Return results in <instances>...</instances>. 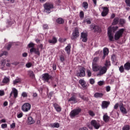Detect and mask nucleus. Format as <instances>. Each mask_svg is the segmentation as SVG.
<instances>
[{"label":"nucleus","instance_id":"f257e3e1","mask_svg":"<svg viewBox=\"0 0 130 130\" xmlns=\"http://www.w3.org/2000/svg\"><path fill=\"white\" fill-rule=\"evenodd\" d=\"M44 8L47 14H50L51 9H53V4L51 3H46L44 5Z\"/></svg>","mask_w":130,"mask_h":130},{"label":"nucleus","instance_id":"f03ea898","mask_svg":"<svg viewBox=\"0 0 130 130\" xmlns=\"http://www.w3.org/2000/svg\"><path fill=\"white\" fill-rule=\"evenodd\" d=\"M82 111L81 108H78L72 110L70 113L71 117H75V116H78L80 114V113Z\"/></svg>","mask_w":130,"mask_h":130},{"label":"nucleus","instance_id":"7ed1b4c3","mask_svg":"<svg viewBox=\"0 0 130 130\" xmlns=\"http://www.w3.org/2000/svg\"><path fill=\"white\" fill-rule=\"evenodd\" d=\"M90 124L91 126H93L94 128H95V129H99L100 126H101L99 121H97L96 120H92L90 121Z\"/></svg>","mask_w":130,"mask_h":130},{"label":"nucleus","instance_id":"20e7f679","mask_svg":"<svg viewBox=\"0 0 130 130\" xmlns=\"http://www.w3.org/2000/svg\"><path fill=\"white\" fill-rule=\"evenodd\" d=\"M21 109L23 112H28L31 109V105L28 103H25L22 105Z\"/></svg>","mask_w":130,"mask_h":130},{"label":"nucleus","instance_id":"39448f33","mask_svg":"<svg viewBox=\"0 0 130 130\" xmlns=\"http://www.w3.org/2000/svg\"><path fill=\"white\" fill-rule=\"evenodd\" d=\"M80 36V32H79V28H75V30L73 31L72 33V36L71 37L72 40H75V39H77L78 37Z\"/></svg>","mask_w":130,"mask_h":130},{"label":"nucleus","instance_id":"423d86ee","mask_svg":"<svg viewBox=\"0 0 130 130\" xmlns=\"http://www.w3.org/2000/svg\"><path fill=\"white\" fill-rule=\"evenodd\" d=\"M124 32V29L122 28L117 31L115 35V40H118L120 37H122V34Z\"/></svg>","mask_w":130,"mask_h":130},{"label":"nucleus","instance_id":"0eeeda50","mask_svg":"<svg viewBox=\"0 0 130 130\" xmlns=\"http://www.w3.org/2000/svg\"><path fill=\"white\" fill-rule=\"evenodd\" d=\"M99 71V73L97 74L98 77H101V76L104 75V74H106V72H107V68L105 66H101Z\"/></svg>","mask_w":130,"mask_h":130},{"label":"nucleus","instance_id":"6e6552de","mask_svg":"<svg viewBox=\"0 0 130 130\" xmlns=\"http://www.w3.org/2000/svg\"><path fill=\"white\" fill-rule=\"evenodd\" d=\"M86 69L84 67H80L77 73V76L79 77H85L86 76Z\"/></svg>","mask_w":130,"mask_h":130},{"label":"nucleus","instance_id":"1a4fd4ad","mask_svg":"<svg viewBox=\"0 0 130 130\" xmlns=\"http://www.w3.org/2000/svg\"><path fill=\"white\" fill-rule=\"evenodd\" d=\"M52 77L50 76L48 73H45L43 74L42 79L43 81L45 82H47V83L49 82V81L51 79Z\"/></svg>","mask_w":130,"mask_h":130},{"label":"nucleus","instance_id":"9d476101","mask_svg":"<svg viewBox=\"0 0 130 130\" xmlns=\"http://www.w3.org/2000/svg\"><path fill=\"white\" fill-rule=\"evenodd\" d=\"M102 9L103 10V12H102V17H106L108 15V13H109V9L108 7H102Z\"/></svg>","mask_w":130,"mask_h":130},{"label":"nucleus","instance_id":"9b49d317","mask_svg":"<svg viewBox=\"0 0 130 130\" xmlns=\"http://www.w3.org/2000/svg\"><path fill=\"white\" fill-rule=\"evenodd\" d=\"M119 109L121 113H123V114H126L127 113V110L124 107V105H123V103L119 105Z\"/></svg>","mask_w":130,"mask_h":130},{"label":"nucleus","instance_id":"f8f14e48","mask_svg":"<svg viewBox=\"0 0 130 130\" xmlns=\"http://www.w3.org/2000/svg\"><path fill=\"white\" fill-rule=\"evenodd\" d=\"M108 36L110 41H113V34L111 31V27H109L108 29Z\"/></svg>","mask_w":130,"mask_h":130},{"label":"nucleus","instance_id":"ddd939ff","mask_svg":"<svg viewBox=\"0 0 130 130\" xmlns=\"http://www.w3.org/2000/svg\"><path fill=\"white\" fill-rule=\"evenodd\" d=\"M13 95L15 99H16V98L18 97V90H17V89H16L15 88H12V91H11L10 94V97H12Z\"/></svg>","mask_w":130,"mask_h":130},{"label":"nucleus","instance_id":"4468645a","mask_svg":"<svg viewBox=\"0 0 130 130\" xmlns=\"http://www.w3.org/2000/svg\"><path fill=\"white\" fill-rule=\"evenodd\" d=\"M110 105V102L104 101L102 102V108L103 109H105V108H108Z\"/></svg>","mask_w":130,"mask_h":130},{"label":"nucleus","instance_id":"2eb2a0df","mask_svg":"<svg viewBox=\"0 0 130 130\" xmlns=\"http://www.w3.org/2000/svg\"><path fill=\"white\" fill-rule=\"evenodd\" d=\"M79 83L83 88L87 89L88 88V85H86V81L84 79L79 80Z\"/></svg>","mask_w":130,"mask_h":130},{"label":"nucleus","instance_id":"dca6fc26","mask_svg":"<svg viewBox=\"0 0 130 130\" xmlns=\"http://www.w3.org/2000/svg\"><path fill=\"white\" fill-rule=\"evenodd\" d=\"M101 66L98 64H92V71L93 72H98L100 70Z\"/></svg>","mask_w":130,"mask_h":130},{"label":"nucleus","instance_id":"f3484780","mask_svg":"<svg viewBox=\"0 0 130 130\" xmlns=\"http://www.w3.org/2000/svg\"><path fill=\"white\" fill-rule=\"evenodd\" d=\"M53 107L57 112H60L61 111V107H60V106L57 103L54 104Z\"/></svg>","mask_w":130,"mask_h":130},{"label":"nucleus","instance_id":"a211bd4d","mask_svg":"<svg viewBox=\"0 0 130 130\" xmlns=\"http://www.w3.org/2000/svg\"><path fill=\"white\" fill-rule=\"evenodd\" d=\"M27 123L28 124H33V123H35V120L33 119V118H32V117L29 116L27 118Z\"/></svg>","mask_w":130,"mask_h":130},{"label":"nucleus","instance_id":"6ab92c4d","mask_svg":"<svg viewBox=\"0 0 130 130\" xmlns=\"http://www.w3.org/2000/svg\"><path fill=\"white\" fill-rule=\"evenodd\" d=\"M30 53H32V52H35L36 54H38V55H39L40 54V52H39V50L36 49L35 48H32L30 49Z\"/></svg>","mask_w":130,"mask_h":130},{"label":"nucleus","instance_id":"aec40b11","mask_svg":"<svg viewBox=\"0 0 130 130\" xmlns=\"http://www.w3.org/2000/svg\"><path fill=\"white\" fill-rule=\"evenodd\" d=\"M50 127H53V128H58V127H59V123L57 122L51 123L50 124Z\"/></svg>","mask_w":130,"mask_h":130},{"label":"nucleus","instance_id":"412c9836","mask_svg":"<svg viewBox=\"0 0 130 130\" xmlns=\"http://www.w3.org/2000/svg\"><path fill=\"white\" fill-rule=\"evenodd\" d=\"M124 69L126 71H129L130 70V62H127L124 64Z\"/></svg>","mask_w":130,"mask_h":130},{"label":"nucleus","instance_id":"4be33fe9","mask_svg":"<svg viewBox=\"0 0 130 130\" xmlns=\"http://www.w3.org/2000/svg\"><path fill=\"white\" fill-rule=\"evenodd\" d=\"M90 29L91 30H94V32H96L99 30V26L97 25H90Z\"/></svg>","mask_w":130,"mask_h":130},{"label":"nucleus","instance_id":"5701e85b","mask_svg":"<svg viewBox=\"0 0 130 130\" xmlns=\"http://www.w3.org/2000/svg\"><path fill=\"white\" fill-rule=\"evenodd\" d=\"M105 66V67H106L107 69L109 68V67L111 66V64L110 63V60L109 59H107L106 60Z\"/></svg>","mask_w":130,"mask_h":130},{"label":"nucleus","instance_id":"b1692460","mask_svg":"<svg viewBox=\"0 0 130 130\" xmlns=\"http://www.w3.org/2000/svg\"><path fill=\"white\" fill-rule=\"evenodd\" d=\"M94 97H95V98H101L103 97V93L96 92L94 94Z\"/></svg>","mask_w":130,"mask_h":130},{"label":"nucleus","instance_id":"393cba45","mask_svg":"<svg viewBox=\"0 0 130 130\" xmlns=\"http://www.w3.org/2000/svg\"><path fill=\"white\" fill-rule=\"evenodd\" d=\"M56 22L58 24H63L64 23V20L61 18H59L56 19Z\"/></svg>","mask_w":130,"mask_h":130},{"label":"nucleus","instance_id":"a878e982","mask_svg":"<svg viewBox=\"0 0 130 130\" xmlns=\"http://www.w3.org/2000/svg\"><path fill=\"white\" fill-rule=\"evenodd\" d=\"M118 22H119V18H118V17H115L112 22V25H117V24H118Z\"/></svg>","mask_w":130,"mask_h":130},{"label":"nucleus","instance_id":"bb28decb","mask_svg":"<svg viewBox=\"0 0 130 130\" xmlns=\"http://www.w3.org/2000/svg\"><path fill=\"white\" fill-rule=\"evenodd\" d=\"M10 82V78L9 77H5L2 81L4 84H8Z\"/></svg>","mask_w":130,"mask_h":130},{"label":"nucleus","instance_id":"cd10ccee","mask_svg":"<svg viewBox=\"0 0 130 130\" xmlns=\"http://www.w3.org/2000/svg\"><path fill=\"white\" fill-rule=\"evenodd\" d=\"M66 51H67L68 54H70L71 52V45L68 44V45L66 47Z\"/></svg>","mask_w":130,"mask_h":130},{"label":"nucleus","instance_id":"c85d7f7f","mask_svg":"<svg viewBox=\"0 0 130 130\" xmlns=\"http://www.w3.org/2000/svg\"><path fill=\"white\" fill-rule=\"evenodd\" d=\"M98 61H99V57H95L93 59L92 64H98Z\"/></svg>","mask_w":130,"mask_h":130},{"label":"nucleus","instance_id":"c756f323","mask_svg":"<svg viewBox=\"0 0 130 130\" xmlns=\"http://www.w3.org/2000/svg\"><path fill=\"white\" fill-rule=\"evenodd\" d=\"M49 43H53L54 44H55V43H56V42H57V40L55 37H54L52 40H49Z\"/></svg>","mask_w":130,"mask_h":130},{"label":"nucleus","instance_id":"7c9ffc66","mask_svg":"<svg viewBox=\"0 0 130 130\" xmlns=\"http://www.w3.org/2000/svg\"><path fill=\"white\" fill-rule=\"evenodd\" d=\"M103 53L104 55H108V53H109V50L107 48H104L103 49Z\"/></svg>","mask_w":130,"mask_h":130},{"label":"nucleus","instance_id":"2f4dec72","mask_svg":"<svg viewBox=\"0 0 130 130\" xmlns=\"http://www.w3.org/2000/svg\"><path fill=\"white\" fill-rule=\"evenodd\" d=\"M28 75L31 78H34V77H35V75H34V72H33V71L31 70L28 71Z\"/></svg>","mask_w":130,"mask_h":130},{"label":"nucleus","instance_id":"473e14b6","mask_svg":"<svg viewBox=\"0 0 130 130\" xmlns=\"http://www.w3.org/2000/svg\"><path fill=\"white\" fill-rule=\"evenodd\" d=\"M103 119L105 122H108L109 121V116H107V115H104Z\"/></svg>","mask_w":130,"mask_h":130},{"label":"nucleus","instance_id":"72a5a7b5","mask_svg":"<svg viewBox=\"0 0 130 130\" xmlns=\"http://www.w3.org/2000/svg\"><path fill=\"white\" fill-rule=\"evenodd\" d=\"M77 98H76L75 95L72 96L70 99H69V102H71V101H76Z\"/></svg>","mask_w":130,"mask_h":130},{"label":"nucleus","instance_id":"f704fd0d","mask_svg":"<svg viewBox=\"0 0 130 130\" xmlns=\"http://www.w3.org/2000/svg\"><path fill=\"white\" fill-rule=\"evenodd\" d=\"M87 36H88V34L87 32H81V38H87Z\"/></svg>","mask_w":130,"mask_h":130},{"label":"nucleus","instance_id":"c9c22d12","mask_svg":"<svg viewBox=\"0 0 130 130\" xmlns=\"http://www.w3.org/2000/svg\"><path fill=\"white\" fill-rule=\"evenodd\" d=\"M82 6L83 7V8H84L85 9H88V3L86 2H84L82 3Z\"/></svg>","mask_w":130,"mask_h":130},{"label":"nucleus","instance_id":"e433bc0d","mask_svg":"<svg viewBox=\"0 0 130 130\" xmlns=\"http://www.w3.org/2000/svg\"><path fill=\"white\" fill-rule=\"evenodd\" d=\"M129 129H130V126L129 125H125L122 128V130H129Z\"/></svg>","mask_w":130,"mask_h":130},{"label":"nucleus","instance_id":"4c0bfd02","mask_svg":"<svg viewBox=\"0 0 130 130\" xmlns=\"http://www.w3.org/2000/svg\"><path fill=\"white\" fill-rule=\"evenodd\" d=\"M21 82V79L18 78L14 81L13 84L14 85H16V84H18V83H20Z\"/></svg>","mask_w":130,"mask_h":130},{"label":"nucleus","instance_id":"58836bf2","mask_svg":"<svg viewBox=\"0 0 130 130\" xmlns=\"http://www.w3.org/2000/svg\"><path fill=\"white\" fill-rule=\"evenodd\" d=\"M86 74L88 76V77H91L92 76V72H91V70H86Z\"/></svg>","mask_w":130,"mask_h":130},{"label":"nucleus","instance_id":"ea45409f","mask_svg":"<svg viewBox=\"0 0 130 130\" xmlns=\"http://www.w3.org/2000/svg\"><path fill=\"white\" fill-rule=\"evenodd\" d=\"M119 71L120 72V73H123L124 72V68H123V66L120 67Z\"/></svg>","mask_w":130,"mask_h":130},{"label":"nucleus","instance_id":"a19ab883","mask_svg":"<svg viewBox=\"0 0 130 130\" xmlns=\"http://www.w3.org/2000/svg\"><path fill=\"white\" fill-rule=\"evenodd\" d=\"M88 114H89V115H90V116H95V113H94L93 111H89Z\"/></svg>","mask_w":130,"mask_h":130},{"label":"nucleus","instance_id":"79ce46f5","mask_svg":"<svg viewBox=\"0 0 130 130\" xmlns=\"http://www.w3.org/2000/svg\"><path fill=\"white\" fill-rule=\"evenodd\" d=\"M21 96H23V98H26V97H28V94L27 92H22Z\"/></svg>","mask_w":130,"mask_h":130},{"label":"nucleus","instance_id":"37998d69","mask_svg":"<svg viewBox=\"0 0 130 130\" xmlns=\"http://www.w3.org/2000/svg\"><path fill=\"white\" fill-rule=\"evenodd\" d=\"M79 17L80 19H83L84 18V12L81 11L79 14Z\"/></svg>","mask_w":130,"mask_h":130},{"label":"nucleus","instance_id":"c03bdc74","mask_svg":"<svg viewBox=\"0 0 130 130\" xmlns=\"http://www.w3.org/2000/svg\"><path fill=\"white\" fill-rule=\"evenodd\" d=\"M32 63L31 62H28V63H27L25 65L26 67V68H31V67H32Z\"/></svg>","mask_w":130,"mask_h":130},{"label":"nucleus","instance_id":"a18cd8bd","mask_svg":"<svg viewBox=\"0 0 130 130\" xmlns=\"http://www.w3.org/2000/svg\"><path fill=\"white\" fill-rule=\"evenodd\" d=\"M28 47H29V48H34L35 45H34V44L32 43H30L28 45Z\"/></svg>","mask_w":130,"mask_h":130},{"label":"nucleus","instance_id":"49530a36","mask_svg":"<svg viewBox=\"0 0 130 130\" xmlns=\"http://www.w3.org/2000/svg\"><path fill=\"white\" fill-rule=\"evenodd\" d=\"M89 83L91 85L95 84V80H94V79H90L89 80Z\"/></svg>","mask_w":130,"mask_h":130},{"label":"nucleus","instance_id":"de8ad7c7","mask_svg":"<svg viewBox=\"0 0 130 130\" xmlns=\"http://www.w3.org/2000/svg\"><path fill=\"white\" fill-rule=\"evenodd\" d=\"M99 86H103L104 85V81H100L98 83Z\"/></svg>","mask_w":130,"mask_h":130},{"label":"nucleus","instance_id":"09e8293b","mask_svg":"<svg viewBox=\"0 0 130 130\" xmlns=\"http://www.w3.org/2000/svg\"><path fill=\"white\" fill-rule=\"evenodd\" d=\"M23 117V113L22 112L17 114L18 118H21V117Z\"/></svg>","mask_w":130,"mask_h":130},{"label":"nucleus","instance_id":"8fccbe9b","mask_svg":"<svg viewBox=\"0 0 130 130\" xmlns=\"http://www.w3.org/2000/svg\"><path fill=\"white\" fill-rule=\"evenodd\" d=\"M1 126L2 128H7L8 127V124L7 123L2 124Z\"/></svg>","mask_w":130,"mask_h":130},{"label":"nucleus","instance_id":"3c124183","mask_svg":"<svg viewBox=\"0 0 130 130\" xmlns=\"http://www.w3.org/2000/svg\"><path fill=\"white\" fill-rule=\"evenodd\" d=\"M60 60L61 62H63V61H64V56L62 55L60 56Z\"/></svg>","mask_w":130,"mask_h":130},{"label":"nucleus","instance_id":"603ef678","mask_svg":"<svg viewBox=\"0 0 130 130\" xmlns=\"http://www.w3.org/2000/svg\"><path fill=\"white\" fill-rule=\"evenodd\" d=\"M118 29V26H114L112 28H111V31H112V30H113V31H116Z\"/></svg>","mask_w":130,"mask_h":130},{"label":"nucleus","instance_id":"864d4df0","mask_svg":"<svg viewBox=\"0 0 130 130\" xmlns=\"http://www.w3.org/2000/svg\"><path fill=\"white\" fill-rule=\"evenodd\" d=\"M125 20L124 19H120V24L121 25H123V24H125Z\"/></svg>","mask_w":130,"mask_h":130},{"label":"nucleus","instance_id":"5fc2aeb1","mask_svg":"<svg viewBox=\"0 0 130 130\" xmlns=\"http://www.w3.org/2000/svg\"><path fill=\"white\" fill-rule=\"evenodd\" d=\"M118 107H119V104H118V103H116L114 107V109H117V108H118Z\"/></svg>","mask_w":130,"mask_h":130},{"label":"nucleus","instance_id":"6e6d98bb","mask_svg":"<svg viewBox=\"0 0 130 130\" xmlns=\"http://www.w3.org/2000/svg\"><path fill=\"white\" fill-rule=\"evenodd\" d=\"M11 128H15L16 127V123H13L12 124L10 125Z\"/></svg>","mask_w":130,"mask_h":130},{"label":"nucleus","instance_id":"4d7b16f0","mask_svg":"<svg viewBox=\"0 0 130 130\" xmlns=\"http://www.w3.org/2000/svg\"><path fill=\"white\" fill-rule=\"evenodd\" d=\"M106 90L107 91V92H109L111 90V87L110 86H107L106 87Z\"/></svg>","mask_w":130,"mask_h":130},{"label":"nucleus","instance_id":"13d9d810","mask_svg":"<svg viewBox=\"0 0 130 130\" xmlns=\"http://www.w3.org/2000/svg\"><path fill=\"white\" fill-rule=\"evenodd\" d=\"M125 3L127 7H130V0H125Z\"/></svg>","mask_w":130,"mask_h":130},{"label":"nucleus","instance_id":"bf43d9fd","mask_svg":"<svg viewBox=\"0 0 130 130\" xmlns=\"http://www.w3.org/2000/svg\"><path fill=\"white\" fill-rule=\"evenodd\" d=\"M5 95V91L4 90H0V96H4Z\"/></svg>","mask_w":130,"mask_h":130},{"label":"nucleus","instance_id":"052dcab7","mask_svg":"<svg viewBox=\"0 0 130 130\" xmlns=\"http://www.w3.org/2000/svg\"><path fill=\"white\" fill-rule=\"evenodd\" d=\"M11 47H12V44H9L7 49H8V50H10Z\"/></svg>","mask_w":130,"mask_h":130},{"label":"nucleus","instance_id":"680f3d73","mask_svg":"<svg viewBox=\"0 0 130 130\" xmlns=\"http://www.w3.org/2000/svg\"><path fill=\"white\" fill-rule=\"evenodd\" d=\"M44 29H48V25L47 24H44L43 26Z\"/></svg>","mask_w":130,"mask_h":130},{"label":"nucleus","instance_id":"e2e57ef3","mask_svg":"<svg viewBox=\"0 0 130 130\" xmlns=\"http://www.w3.org/2000/svg\"><path fill=\"white\" fill-rule=\"evenodd\" d=\"M79 130H88V128L86 127H83L80 128Z\"/></svg>","mask_w":130,"mask_h":130},{"label":"nucleus","instance_id":"0e129e2a","mask_svg":"<svg viewBox=\"0 0 130 130\" xmlns=\"http://www.w3.org/2000/svg\"><path fill=\"white\" fill-rule=\"evenodd\" d=\"M27 55H28V53H23L22 54V56L23 57H27Z\"/></svg>","mask_w":130,"mask_h":130},{"label":"nucleus","instance_id":"69168bd1","mask_svg":"<svg viewBox=\"0 0 130 130\" xmlns=\"http://www.w3.org/2000/svg\"><path fill=\"white\" fill-rule=\"evenodd\" d=\"M83 42H87V38H82Z\"/></svg>","mask_w":130,"mask_h":130},{"label":"nucleus","instance_id":"338daca9","mask_svg":"<svg viewBox=\"0 0 130 130\" xmlns=\"http://www.w3.org/2000/svg\"><path fill=\"white\" fill-rule=\"evenodd\" d=\"M114 18H115V14L114 13H113L111 16V19H113Z\"/></svg>","mask_w":130,"mask_h":130},{"label":"nucleus","instance_id":"774afa93","mask_svg":"<svg viewBox=\"0 0 130 130\" xmlns=\"http://www.w3.org/2000/svg\"><path fill=\"white\" fill-rule=\"evenodd\" d=\"M6 122V119H3L0 120V123H3Z\"/></svg>","mask_w":130,"mask_h":130}]
</instances>
